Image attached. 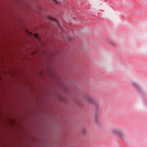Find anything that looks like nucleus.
I'll use <instances>...</instances> for the list:
<instances>
[{"mask_svg": "<svg viewBox=\"0 0 147 147\" xmlns=\"http://www.w3.org/2000/svg\"><path fill=\"white\" fill-rule=\"evenodd\" d=\"M64 39L66 40H69V37L65 35L63 36Z\"/></svg>", "mask_w": 147, "mask_h": 147, "instance_id": "obj_4", "label": "nucleus"}, {"mask_svg": "<svg viewBox=\"0 0 147 147\" xmlns=\"http://www.w3.org/2000/svg\"><path fill=\"white\" fill-rule=\"evenodd\" d=\"M47 18L49 20H54V21H55L57 22L58 23V26H59V28L61 29V26H60V25H59V24L58 23V22L57 21V20L56 18H53L51 17V16H47Z\"/></svg>", "mask_w": 147, "mask_h": 147, "instance_id": "obj_2", "label": "nucleus"}, {"mask_svg": "<svg viewBox=\"0 0 147 147\" xmlns=\"http://www.w3.org/2000/svg\"><path fill=\"white\" fill-rule=\"evenodd\" d=\"M81 133L84 134L85 135L86 133V130L85 129H83L81 131Z\"/></svg>", "mask_w": 147, "mask_h": 147, "instance_id": "obj_5", "label": "nucleus"}, {"mask_svg": "<svg viewBox=\"0 0 147 147\" xmlns=\"http://www.w3.org/2000/svg\"><path fill=\"white\" fill-rule=\"evenodd\" d=\"M113 133L118 135L121 138L123 139L125 136V135L122 131L119 128L115 127H112L111 129Z\"/></svg>", "mask_w": 147, "mask_h": 147, "instance_id": "obj_1", "label": "nucleus"}, {"mask_svg": "<svg viewBox=\"0 0 147 147\" xmlns=\"http://www.w3.org/2000/svg\"><path fill=\"white\" fill-rule=\"evenodd\" d=\"M51 2L53 4H56L57 3V0H51Z\"/></svg>", "mask_w": 147, "mask_h": 147, "instance_id": "obj_6", "label": "nucleus"}, {"mask_svg": "<svg viewBox=\"0 0 147 147\" xmlns=\"http://www.w3.org/2000/svg\"><path fill=\"white\" fill-rule=\"evenodd\" d=\"M34 36H35L37 38H38V34H34Z\"/></svg>", "mask_w": 147, "mask_h": 147, "instance_id": "obj_7", "label": "nucleus"}, {"mask_svg": "<svg viewBox=\"0 0 147 147\" xmlns=\"http://www.w3.org/2000/svg\"><path fill=\"white\" fill-rule=\"evenodd\" d=\"M85 100L89 103H91L92 100V98L88 96H86L85 97Z\"/></svg>", "mask_w": 147, "mask_h": 147, "instance_id": "obj_3", "label": "nucleus"}]
</instances>
